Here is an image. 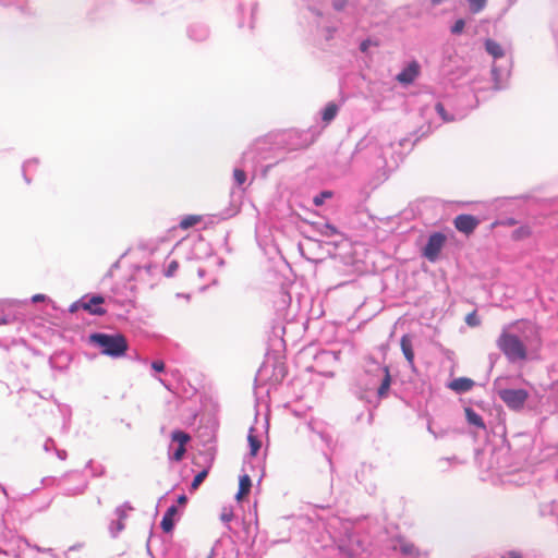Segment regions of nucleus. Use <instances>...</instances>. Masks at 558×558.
Returning <instances> with one entry per match:
<instances>
[{"label":"nucleus","instance_id":"obj_1","mask_svg":"<svg viewBox=\"0 0 558 558\" xmlns=\"http://www.w3.org/2000/svg\"><path fill=\"white\" fill-rule=\"evenodd\" d=\"M541 336L537 326L531 320L521 319L502 327L496 344L510 363L526 360V347L538 344Z\"/></svg>","mask_w":558,"mask_h":558},{"label":"nucleus","instance_id":"obj_2","mask_svg":"<svg viewBox=\"0 0 558 558\" xmlns=\"http://www.w3.org/2000/svg\"><path fill=\"white\" fill-rule=\"evenodd\" d=\"M485 50L494 59L492 75L494 88L500 90L506 86V82L510 75L511 60L506 57L505 49L495 40H485Z\"/></svg>","mask_w":558,"mask_h":558},{"label":"nucleus","instance_id":"obj_3","mask_svg":"<svg viewBox=\"0 0 558 558\" xmlns=\"http://www.w3.org/2000/svg\"><path fill=\"white\" fill-rule=\"evenodd\" d=\"M89 342L99 348L100 353L113 359L121 357L128 351V341L121 333L95 332L89 336Z\"/></svg>","mask_w":558,"mask_h":558},{"label":"nucleus","instance_id":"obj_4","mask_svg":"<svg viewBox=\"0 0 558 558\" xmlns=\"http://www.w3.org/2000/svg\"><path fill=\"white\" fill-rule=\"evenodd\" d=\"M59 487L65 496H76L85 492L87 487V481L80 472H70L58 480Z\"/></svg>","mask_w":558,"mask_h":558},{"label":"nucleus","instance_id":"obj_5","mask_svg":"<svg viewBox=\"0 0 558 558\" xmlns=\"http://www.w3.org/2000/svg\"><path fill=\"white\" fill-rule=\"evenodd\" d=\"M499 398L506 403V405L514 411H519L524 407L529 398V392L525 389H499Z\"/></svg>","mask_w":558,"mask_h":558},{"label":"nucleus","instance_id":"obj_6","mask_svg":"<svg viewBox=\"0 0 558 558\" xmlns=\"http://www.w3.org/2000/svg\"><path fill=\"white\" fill-rule=\"evenodd\" d=\"M446 243V235L441 232H434L428 236L427 243L423 248V256L434 263Z\"/></svg>","mask_w":558,"mask_h":558},{"label":"nucleus","instance_id":"obj_7","mask_svg":"<svg viewBox=\"0 0 558 558\" xmlns=\"http://www.w3.org/2000/svg\"><path fill=\"white\" fill-rule=\"evenodd\" d=\"M82 299V310L88 312L90 315L101 316L106 314V310L100 305L104 304L105 299L99 294H86Z\"/></svg>","mask_w":558,"mask_h":558},{"label":"nucleus","instance_id":"obj_8","mask_svg":"<svg viewBox=\"0 0 558 558\" xmlns=\"http://www.w3.org/2000/svg\"><path fill=\"white\" fill-rule=\"evenodd\" d=\"M453 225L458 231L468 235L476 229L480 220L472 215L462 214L454 218Z\"/></svg>","mask_w":558,"mask_h":558},{"label":"nucleus","instance_id":"obj_9","mask_svg":"<svg viewBox=\"0 0 558 558\" xmlns=\"http://www.w3.org/2000/svg\"><path fill=\"white\" fill-rule=\"evenodd\" d=\"M392 549L399 550L403 556L410 558H420L422 555L427 556V553L422 554L413 543L402 537L396 539V543L392 545Z\"/></svg>","mask_w":558,"mask_h":558},{"label":"nucleus","instance_id":"obj_10","mask_svg":"<svg viewBox=\"0 0 558 558\" xmlns=\"http://www.w3.org/2000/svg\"><path fill=\"white\" fill-rule=\"evenodd\" d=\"M420 69L417 61H411L400 73L397 74L396 80L403 85H409L420 75Z\"/></svg>","mask_w":558,"mask_h":558},{"label":"nucleus","instance_id":"obj_11","mask_svg":"<svg viewBox=\"0 0 558 558\" xmlns=\"http://www.w3.org/2000/svg\"><path fill=\"white\" fill-rule=\"evenodd\" d=\"M260 433L256 426H251L247 435L250 457H255L262 447Z\"/></svg>","mask_w":558,"mask_h":558},{"label":"nucleus","instance_id":"obj_12","mask_svg":"<svg viewBox=\"0 0 558 558\" xmlns=\"http://www.w3.org/2000/svg\"><path fill=\"white\" fill-rule=\"evenodd\" d=\"M402 353L411 367L414 366V352L411 337L408 335L402 336L400 341Z\"/></svg>","mask_w":558,"mask_h":558},{"label":"nucleus","instance_id":"obj_13","mask_svg":"<svg viewBox=\"0 0 558 558\" xmlns=\"http://www.w3.org/2000/svg\"><path fill=\"white\" fill-rule=\"evenodd\" d=\"M474 385V381L466 377H459L454 378L450 384L449 387L454 390L456 392H466L472 389Z\"/></svg>","mask_w":558,"mask_h":558},{"label":"nucleus","instance_id":"obj_14","mask_svg":"<svg viewBox=\"0 0 558 558\" xmlns=\"http://www.w3.org/2000/svg\"><path fill=\"white\" fill-rule=\"evenodd\" d=\"M177 513V507L171 506L167 509L166 513L162 517V520L160 522V526L163 532L169 533L173 530L174 526V520L173 517Z\"/></svg>","mask_w":558,"mask_h":558},{"label":"nucleus","instance_id":"obj_15","mask_svg":"<svg viewBox=\"0 0 558 558\" xmlns=\"http://www.w3.org/2000/svg\"><path fill=\"white\" fill-rule=\"evenodd\" d=\"M189 36H190V38H192L196 41H202L205 38H207L208 29L206 26H204L202 24H195V25L190 26Z\"/></svg>","mask_w":558,"mask_h":558},{"label":"nucleus","instance_id":"obj_16","mask_svg":"<svg viewBox=\"0 0 558 558\" xmlns=\"http://www.w3.org/2000/svg\"><path fill=\"white\" fill-rule=\"evenodd\" d=\"M465 417L470 425L475 426L476 428L485 429L486 425L482 418V416L476 413L473 409L466 408L465 409Z\"/></svg>","mask_w":558,"mask_h":558},{"label":"nucleus","instance_id":"obj_17","mask_svg":"<svg viewBox=\"0 0 558 558\" xmlns=\"http://www.w3.org/2000/svg\"><path fill=\"white\" fill-rule=\"evenodd\" d=\"M339 107L335 102H329L326 105V107L322 111V120L325 123L331 122L337 113H338Z\"/></svg>","mask_w":558,"mask_h":558},{"label":"nucleus","instance_id":"obj_18","mask_svg":"<svg viewBox=\"0 0 558 558\" xmlns=\"http://www.w3.org/2000/svg\"><path fill=\"white\" fill-rule=\"evenodd\" d=\"M251 477L248 474L244 473L242 476H240L239 492L236 494V498L241 499L243 495L247 494L251 489Z\"/></svg>","mask_w":558,"mask_h":558},{"label":"nucleus","instance_id":"obj_19","mask_svg":"<svg viewBox=\"0 0 558 558\" xmlns=\"http://www.w3.org/2000/svg\"><path fill=\"white\" fill-rule=\"evenodd\" d=\"M383 373H384V378H383L381 384L377 390V393L379 397H384L390 387V375H389L388 368L384 367Z\"/></svg>","mask_w":558,"mask_h":558},{"label":"nucleus","instance_id":"obj_20","mask_svg":"<svg viewBox=\"0 0 558 558\" xmlns=\"http://www.w3.org/2000/svg\"><path fill=\"white\" fill-rule=\"evenodd\" d=\"M171 439L172 441L178 442L180 447H185L186 442L190 440V435L177 429L172 432Z\"/></svg>","mask_w":558,"mask_h":558},{"label":"nucleus","instance_id":"obj_21","mask_svg":"<svg viewBox=\"0 0 558 558\" xmlns=\"http://www.w3.org/2000/svg\"><path fill=\"white\" fill-rule=\"evenodd\" d=\"M199 221H201V217L199 216L190 215V216H185L180 221L179 226H180L181 229L186 230V229L197 225Z\"/></svg>","mask_w":558,"mask_h":558},{"label":"nucleus","instance_id":"obj_22","mask_svg":"<svg viewBox=\"0 0 558 558\" xmlns=\"http://www.w3.org/2000/svg\"><path fill=\"white\" fill-rule=\"evenodd\" d=\"M133 508L130 505V502H124L123 505L119 506L114 510V514L119 521H122L128 517V511H131Z\"/></svg>","mask_w":558,"mask_h":558},{"label":"nucleus","instance_id":"obj_23","mask_svg":"<svg viewBox=\"0 0 558 558\" xmlns=\"http://www.w3.org/2000/svg\"><path fill=\"white\" fill-rule=\"evenodd\" d=\"M487 0H468L469 10L471 13L476 14L484 10Z\"/></svg>","mask_w":558,"mask_h":558},{"label":"nucleus","instance_id":"obj_24","mask_svg":"<svg viewBox=\"0 0 558 558\" xmlns=\"http://www.w3.org/2000/svg\"><path fill=\"white\" fill-rule=\"evenodd\" d=\"M209 472V466L202 470L199 473H197L191 484V489L195 490L198 488V486L204 482V480L207 477Z\"/></svg>","mask_w":558,"mask_h":558},{"label":"nucleus","instance_id":"obj_25","mask_svg":"<svg viewBox=\"0 0 558 558\" xmlns=\"http://www.w3.org/2000/svg\"><path fill=\"white\" fill-rule=\"evenodd\" d=\"M319 232L322 235L327 236V238H331V236L338 234L337 228L330 223L323 225L319 229Z\"/></svg>","mask_w":558,"mask_h":558},{"label":"nucleus","instance_id":"obj_26","mask_svg":"<svg viewBox=\"0 0 558 558\" xmlns=\"http://www.w3.org/2000/svg\"><path fill=\"white\" fill-rule=\"evenodd\" d=\"M435 109L437 111V113L440 116V118L445 121V122H451V121H454L456 120V117L454 116H449L446 110H445V107L442 106L441 102H437L436 106H435Z\"/></svg>","mask_w":558,"mask_h":558},{"label":"nucleus","instance_id":"obj_27","mask_svg":"<svg viewBox=\"0 0 558 558\" xmlns=\"http://www.w3.org/2000/svg\"><path fill=\"white\" fill-rule=\"evenodd\" d=\"M124 529V523L122 521L113 520L109 525V531L113 537H116L122 530Z\"/></svg>","mask_w":558,"mask_h":558},{"label":"nucleus","instance_id":"obj_28","mask_svg":"<svg viewBox=\"0 0 558 558\" xmlns=\"http://www.w3.org/2000/svg\"><path fill=\"white\" fill-rule=\"evenodd\" d=\"M233 178H234V181L235 183L241 186L245 180H246V174L245 172L242 170V169H234L233 171Z\"/></svg>","mask_w":558,"mask_h":558},{"label":"nucleus","instance_id":"obj_29","mask_svg":"<svg viewBox=\"0 0 558 558\" xmlns=\"http://www.w3.org/2000/svg\"><path fill=\"white\" fill-rule=\"evenodd\" d=\"M179 268V264L177 260H171L166 267L163 274L166 277H173Z\"/></svg>","mask_w":558,"mask_h":558},{"label":"nucleus","instance_id":"obj_30","mask_svg":"<svg viewBox=\"0 0 558 558\" xmlns=\"http://www.w3.org/2000/svg\"><path fill=\"white\" fill-rule=\"evenodd\" d=\"M464 26H465V22L463 19H459L454 22V24L451 26V33L453 35H459L463 32L464 29Z\"/></svg>","mask_w":558,"mask_h":558},{"label":"nucleus","instance_id":"obj_31","mask_svg":"<svg viewBox=\"0 0 558 558\" xmlns=\"http://www.w3.org/2000/svg\"><path fill=\"white\" fill-rule=\"evenodd\" d=\"M465 323H466V325H469L471 327H476L481 324V320H480L478 316L476 315V312H472L466 315Z\"/></svg>","mask_w":558,"mask_h":558},{"label":"nucleus","instance_id":"obj_32","mask_svg":"<svg viewBox=\"0 0 558 558\" xmlns=\"http://www.w3.org/2000/svg\"><path fill=\"white\" fill-rule=\"evenodd\" d=\"M220 519L223 523H229L233 519V511L231 508H223L220 514Z\"/></svg>","mask_w":558,"mask_h":558},{"label":"nucleus","instance_id":"obj_33","mask_svg":"<svg viewBox=\"0 0 558 558\" xmlns=\"http://www.w3.org/2000/svg\"><path fill=\"white\" fill-rule=\"evenodd\" d=\"M451 462H458V459L456 457L452 458H441L438 460V465L441 470H446Z\"/></svg>","mask_w":558,"mask_h":558},{"label":"nucleus","instance_id":"obj_34","mask_svg":"<svg viewBox=\"0 0 558 558\" xmlns=\"http://www.w3.org/2000/svg\"><path fill=\"white\" fill-rule=\"evenodd\" d=\"M185 453V447H178L173 453L170 456V459L174 460V461H180L182 460L183 456Z\"/></svg>","mask_w":558,"mask_h":558},{"label":"nucleus","instance_id":"obj_35","mask_svg":"<svg viewBox=\"0 0 558 558\" xmlns=\"http://www.w3.org/2000/svg\"><path fill=\"white\" fill-rule=\"evenodd\" d=\"M427 429L436 439L437 438H442L446 435V432L444 429L435 430L434 429V425L430 422L427 425Z\"/></svg>","mask_w":558,"mask_h":558},{"label":"nucleus","instance_id":"obj_36","mask_svg":"<svg viewBox=\"0 0 558 558\" xmlns=\"http://www.w3.org/2000/svg\"><path fill=\"white\" fill-rule=\"evenodd\" d=\"M25 2L26 0H0V3L3 5H16L20 9H23Z\"/></svg>","mask_w":558,"mask_h":558},{"label":"nucleus","instance_id":"obj_37","mask_svg":"<svg viewBox=\"0 0 558 558\" xmlns=\"http://www.w3.org/2000/svg\"><path fill=\"white\" fill-rule=\"evenodd\" d=\"M37 163V160L36 159H32V160H27L24 165H23V173H24V179L27 183H29V179L27 178V174L26 172L28 171V169L33 166V165H36Z\"/></svg>","mask_w":558,"mask_h":558},{"label":"nucleus","instance_id":"obj_38","mask_svg":"<svg viewBox=\"0 0 558 558\" xmlns=\"http://www.w3.org/2000/svg\"><path fill=\"white\" fill-rule=\"evenodd\" d=\"M348 4V0H332V8L336 11H342Z\"/></svg>","mask_w":558,"mask_h":558},{"label":"nucleus","instance_id":"obj_39","mask_svg":"<svg viewBox=\"0 0 558 558\" xmlns=\"http://www.w3.org/2000/svg\"><path fill=\"white\" fill-rule=\"evenodd\" d=\"M57 447H56V442L53 439L51 438H48L45 444H44V450L46 452H50V451H56Z\"/></svg>","mask_w":558,"mask_h":558},{"label":"nucleus","instance_id":"obj_40","mask_svg":"<svg viewBox=\"0 0 558 558\" xmlns=\"http://www.w3.org/2000/svg\"><path fill=\"white\" fill-rule=\"evenodd\" d=\"M331 195L330 192H323L320 195L314 197V204L316 206H320L324 203L325 197H329Z\"/></svg>","mask_w":558,"mask_h":558},{"label":"nucleus","instance_id":"obj_41","mask_svg":"<svg viewBox=\"0 0 558 558\" xmlns=\"http://www.w3.org/2000/svg\"><path fill=\"white\" fill-rule=\"evenodd\" d=\"M151 368L156 372H163L165 371V363L162 361H154L151 363Z\"/></svg>","mask_w":558,"mask_h":558},{"label":"nucleus","instance_id":"obj_42","mask_svg":"<svg viewBox=\"0 0 558 558\" xmlns=\"http://www.w3.org/2000/svg\"><path fill=\"white\" fill-rule=\"evenodd\" d=\"M373 45V41L371 39H365L360 44V50L362 52H367L368 48Z\"/></svg>","mask_w":558,"mask_h":558},{"label":"nucleus","instance_id":"obj_43","mask_svg":"<svg viewBox=\"0 0 558 558\" xmlns=\"http://www.w3.org/2000/svg\"><path fill=\"white\" fill-rule=\"evenodd\" d=\"M81 304H82V299H80V300L75 301L74 303H72V304L70 305V307H69V312H70V313H75V312H77L78 310H82Z\"/></svg>","mask_w":558,"mask_h":558},{"label":"nucleus","instance_id":"obj_44","mask_svg":"<svg viewBox=\"0 0 558 558\" xmlns=\"http://www.w3.org/2000/svg\"><path fill=\"white\" fill-rule=\"evenodd\" d=\"M501 558H522V555L519 551L511 550L506 553Z\"/></svg>","mask_w":558,"mask_h":558},{"label":"nucleus","instance_id":"obj_45","mask_svg":"<svg viewBox=\"0 0 558 558\" xmlns=\"http://www.w3.org/2000/svg\"><path fill=\"white\" fill-rule=\"evenodd\" d=\"M56 454L57 457L60 459V460H65L68 454H66V451L63 450V449H56Z\"/></svg>","mask_w":558,"mask_h":558},{"label":"nucleus","instance_id":"obj_46","mask_svg":"<svg viewBox=\"0 0 558 558\" xmlns=\"http://www.w3.org/2000/svg\"><path fill=\"white\" fill-rule=\"evenodd\" d=\"M45 299H46V296L44 294H35L32 298V302L36 303V302H39V301H44Z\"/></svg>","mask_w":558,"mask_h":558},{"label":"nucleus","instance_id":"obj_47","mask_svg":"<svg viewBox=\"0 0 558 558\" xmlns=\"http://www.w3.org/2000/svg\"><path fill=\"white\" fill-rule=\"evenodd\" d=\"M186 500H187V498H186V496H185V495H181V496H179V498H178V502H179V504H185V502H186Z\"/></svg>","mask_w":558,"mask_h":558},{"label":"nucleus","instance_id":"obj_48","mask_svg":"<svg viewBox=\"0 0 558 558\" xmlns=\"http://www.w3.org/2000/svg\"><path fill=\"white\" fill-rule=\"evenodd\" d=\"M197 274H198V276H199L201 278H203V277L205 276V270H204L203 268H199V269L197 270Z\"/></svg>","mask_w":558,"mask_h":558},{"label":"nucleus","instance_id":"obj_49","mask_svg":"<svg viewBox=\"0 0 558 558\" xmlns=\"http://www.w3.org/2000/svg\"><path fill=\"white\" fill-rule=\"evenodd\" d=\"M34 548L38 551H51V549H41L40 547L38 546H34Z\"/></svg>","mask_w":558,"mask_h":558},{"label":"nucleus","instance_id":"obj_50","mask_svg":"<svg viewBox=\"0 0 558 558\" xmlns=\"http://www.w3.org/2000/svg\"><path fill=\"white\" fill-rule=\"evenodd\" d=\"M8 319L5 317H0V325L7 324Z\"/></svg>","mask_w":558,"mask_h":558},{"label":"nucleus","instance_id":"obj_51","mask_svg":"<svg viewBox=\"0 0 558 558\" xmlns=\"http://www.w3.org/2000/svg\"><path fill=\"white\" fill-rule=\"evenodd\" d=\"M265 430H267V427H268V422L267 420L264 422L263 426H262Z\"/></svg>","mask_w":558,"mask_h":558},{"label":"nucleus","instance_id":"obj_52","mask_svg":"<svg viewBox=\"0 0 558 558\" xmlns=\"http://www.w3.org/2000/svg\"><path fill=\"white\" fill-rule=\"evenodd\" d=\"M432 2H433L434 4H439V3H441V2H442V0H432Z\"/></svg>","mask_w":558,"mask_h":558},{"label":"nucleus","instance_id":"obj_53","mask_svg":"<svg viewBox=\"0 0 558 558\" xmlns=\"http://www.w3.org/2000/svg\"><path fill=\"white\" fill-rule=\"evenodd\" d=\"M52 558H57L56 556H52Z\"/></svg>","mask_w":558,"mask_h":558},{"label":"nucleus","instance_id":"obj_54","mask_svg":"<svg viewBox=\"0 0 558 558\" xmlns=\"http://www.w3.org/2000/svg\"><path fill=\"white\" fill-rule=\"evenodd\" d=\"M52 558H57L56 556H52Z\"/></svg>","mask_w":558,"mask_h":558}]
</instances>
